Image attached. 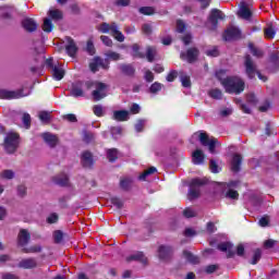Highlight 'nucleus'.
<instances>
[{
  "mask_svg": "<svg viewBox=\"0 0 279 279\" xmlns=\"http://www.w3.org/2000/svg\"><path fill=\"white\" fill-rule=\"evenodd\" d=\"M226 76L225 70H219L216 72V77L221 82L226 93L230 95H241L245 90V82L239 76Z\"/></svg>",
  "mask_w": 279,
  "mask_h": 279,
  "instance_id": "obj_1",
  "label": "nucleus"
},
{
  "mask_svg": "<svg viewBox=\"0 0 279 279\" xmlns=\"http://www.w3.org/2000/svg\"><path fill=\"white\" fill-rule=\"evenodd\" d=\"M85 87L86 90H93L95 88L92 93L94 101H101L108 95V85L106 83L87 81Z\"/></svg>",
  "mask_w": 279,
  "mask_h": 279,
  "instance_id": "obj_2",
  "label": "nucleus"
},
{
  "mask_svg": "<svg viewBox=\"0 0 279 279\" xmlns=\"http://www.w3.org/2000/svg\"><path fill=\"white\" fill-rule=\"evenodd\" d=\"M244 66L248 80H254V77H256L257 75V77L262 80V82H267V76L260 74V72L258 71V66L256 65L254 60H252V57H250L248 54L245 56Z\"/></svg>",
  "mask_w": 279,
  "mask_h": 279,
  "instance_id": "obj_3",
  "label": "nucleus"
},
{
  "mask_svg": "<svg viewBox=\"0 0 279 279\" xmlns=\"http://www.w3.org/2000/svg\"><path fill=\"white\" fill-rule=\"evenodd\" d=\"M193 138H198L203 147H208L209 154H215V149L219 145L217 138L208 136L206 132H196L193 134Z\"/></svg>",
  "mask_w": 279,
  "mask_h": 279,
  "instance_id": "obj_4",
  "label": "nucleus"
},
{
  "mask_svg": "<svg viewBox=\"0 0 279 279\" xmlns=\"http://www.w3.org/2000/svg\"><path fill=\"white\" fill-rule=\"evenodd\" d=\"M98 29L102 34H108V32H110L111 36H113V38H116L118 43H123V40H125V36H123V33L119 31V26L117 25V23H111V24L102 23L98 27Z\"/></svg>",
  "mask_w": 279,
  "mask_h": 279,
  "instance_id": "obj_5",
  "label": "nucleus"
},
{
  "mask_svg": "<svg viewBox=\"0 0 279 279\" xmlns=\"http://www.w3.org/2000/svg\"><path fill=\"white\" fill-rule=\"evenodd\" d=\"M19 135L17 133L10 132L7 134L4 138V149L8 151V154H14L16 149H19Z\"/></svg>",
  "mask_w": 279,
  "mask_h": 279,
  "instance_id": "obj_6",
  "label": "nucleus"
},
{
  "mask_svg": "<svg viewBox=\"0 0 279 279\" xmlns=\"http://www.w3.org/2000/svg\"><path fill=\"white\" fill-rule=\"evenodd\" d=\"M223 19H226V15L223 12H221V10L213 9L208 17V29L215 32V29H217V25H219V21H223Z\"/></svg>",
  "mask_w": 279,
  "mask_h": 279,
  "instance_id": "obj_7",
  "label": "nucleus"
},
{
  "mask_svg": "<svg viewBox=\"0 0 279 279\" xmlns=\"http://www.w3.org/2000/svg\"><path fill=\"white\" fill-rule=\"evenodd\" d=\"M46 66L50 69L52 76L60 82L64 77V66L58 62H53V59L46 60Z\"/></svg>",
  "mask_w": 279,
  "mask_h": 279,
  "instance_id": "obj_8",
  "label": "nucleus"
},
{
  "mask_svg": "<svg viewBox=\"0 0 279 279\" xmlns=\"http://www.w3.org/2000/svg\"><path fill=\"white\" fill-rule=\"evenodd\" d=\"M206 182L203 179H193L190 183L189 199H197L199 197V186H204Z\"/></svg>",
  "mask_w": 279,
  "mask_h": 279,
  "instance_id": "obj_9",
  "label": "nucleus"
},
{
  "mask_svg": "<svg viewBox=\"0 0 279 279\" xmlns=\"http://www.w3.org/2000/svg\"><path fill=\"white\" fill-rule=\"evenodd\" d=\"M27 95H29V93L24 94L23 89H0V99H21V97H27Z\"/></svg>",
  "mask_w": 279,
  "mask_h": 279,
  "instance_id": "obj_10",
  "label": "nucleus"
},
{
  "mask_svg": "<svg viewBox=\"0 0 279 279\" xmlns=\"http://www.w3.org/2000/svg\"><path fill=\"white\" fill-rule=\"evenodd\" d=\"M84 90H88L86 89V82H76L72 84L70 95L72 97H84Z\"/></svg>",
  "mask_w": 279,
  "mask_h": 279,
  "instance_id": "obj_11",
  "label": "nucleus"
},
{
  "mask_svg": "<svg viewBox=\"0 0 279 279\" xmlns=\"http://www.w3.org/2000/svg\"><path fill=\"white\" fill-rule=\"evenodd\" d=\"M173 256V247L169 245H160L158 247V258L160 260H169Z\"/></svg>",
  "mask_w": 279,
  "mask_h": 279,
  "instance_id": "obj_12",
  "label": "nucleus"
},
{
  "mask_svg": "<svg viewBox=\"0 0 279 279\" xmlns=\"http://www.w3.org/2000/svg\"><path fill=\"white\" fill-rule=\"evenodd\" d=\"M225 40H236L241 38V31L235 26H230L223 35Z\"/></svg>",
  "mask_w": 279,
  "mask_h": 279,
  "instance_id": "obj_13",
  "label": "nucleus"
},
{
  "mask_svg": "<svg viewBox=\"0 0 279 279\" xmlns=\"http://www.w3.org/2000/svg\"><path fill=\"white\" fill-rule=\"evenodd\" d=\"M99 66L102 69H109V63H105L101 58L95 57L94 60L89 63V69L93 73H97V71H99Z\"/></svg>",
  "mask_w": 279,
  "mask_h": 279,
  "instance_id": "obj_14",
  "label": "nucleus"
},
{
  "mask_svg": "<svg viewBox=\"0 0 279 279\" xmlns=\"http://www.w3.org/2000/svg\"><path fill=\"white\" fill-rule=\"evenodd\" d=\"M65 51L71 58L75 57V53H77V45L71 37H65Z\"/></svg>",
  "mask_w": 279,
  "mask_h": 279,
  "instance_id": "obj_15",
  "label": "nucleus"
},
{
  "mask_svg": "<svg viewBox=\"0 0 279 279\" xmlns=\"http://www.w3.org/2000/svg\"><path fill=\"white\" fill-rule=\"evenodd\" d=\"M22 27L25 29V32H36L38 29V24L34 19L32 17H26L22 21Z\"/></svg>",
  "mask_w": 279,
  "mask_h": 279,
  "instance_id": "obj_16",
  "label": "nucleus"
},
{
  "mask_svg": "<svg viewBox=\"0 0 279 279\" xmlns=\"http://www.w3.org/2000/svg\"><path fill=\"white\" fill-rule=\"evenodd\" d=\"M218 250L220 252H227V258H232L235 254L232 243L222 242L218 244Z\"/></svg>",
  "mask_w": 279,
  "mask_h": 279,
  "instance_id": "obj_17",
  "label": "nucleus"
},
{
  "mask_svg": "<svg viewBox=\"0 0 279 279\" xmlns=\"http://www.w3.org/2000/svg\"><path fill=\"white\" fill-rule=\"evenodd\" d=\"M81 162L85 169H90L94 165L93 154H90V151H84L81 157Z\"/></svg>",
  "mask_w": 279,
  "mask_h": 279,
  "instance_id": "obj_18",
  "label": "nucleus"
},
{
  "mask_svg": "<svg viewBox=\"0 0 279 279\" xmlns=\"http://www.w3.org/2000/svg\"><path fill=\"white\" fill-rule=\"evenodd\" d=\"M29 232L26 229L20 230V233L17 235V243L21 245V247H24V245H27L29 243Z\"/></svg>",
  "mask_w": 279,
  "mask_h": 279,
  "instance_id": "obj_19",
  "label": "nucleus"
},
{
  "mask_svg": "<svg viewBox=\"0 0 279 279\" xmlns=\"http://www.w3.org/2000/svg\"><path fill=\"white\" fill-rule=\"evenodd\" d=\"M239 182L236 181H231L230 183L227 184V187L229 189L226 193V197L229 199H239V192L232 190V186H236Z\"/></svg>",
  "mask_w": 279,
  "mask_h": 279,
  "instance_id": "obj_20",
  "label": "nucleus"
},
{
  "mask_svg": "<svg viewBox=\"0 0 279 279\" xmlns=\"http://www.w3.org/2000/svg\"><path fill=\"white\" fill-rule=\"evenodd\" d=\"M128 263H132V260H137L138 263H142L143 265H147V257L143 252H136L132 254L131 256L126 257Z\"/></svg>",
  "mask_w": 279,
  "mask_h": 279,
  "instance_id": "obj_21",
  "label": "nucleus"
},
{
  "mask_svg": "<svg viewBox=\"0 0 279 279\" xmlns=\"http://www.w3.org/2000/svg\"><path fill=\"white\" fill-rule=\"evenodd\" d=\"M37 263L35 258H25L19 263L17 267H20L21 269H34Z\"/></svg>",
  "mask_w": 279,
  "mask_h": 279,
  "instance_id": "obj_22",
  "label": "nucleus"
},
{
  "mask_svg": "<svg viewBox=\"0 0 279 279\" xmlns=\"http://www.w3.org/2000/svg\"><path fill=\"white\" fill-rule=\"evenodd\" d=\"M242 160H243V158L241 157V155H239V154L233 155V158L231 160V170L234 173H238V171H241Z\"/></svg>",
  "mask_w": 279,
  "mask_h": 279,
  "instance_id": "obj_23",
  "label": "nucleus"
},
{
  "mask_svg": "<svg viewBox=\"0 0 279 279\" xmlns=\"http://www.w3.org/2000/svg\"><path fill=\"white\" fill-rule=\"evenodd\" d=\"M41 137L44 138L45 143H47V145H49V147H56V145H58V136L53 135L51 133H44L41 135Z\"/></svg>",
  "mask_w": 279,
  "mask_h": 279,
  "instance_id": "obj_24",
  "label": "nucleus"
},
{
  "mask_svg": "<svg viewBox=\"0 0 279 279\" xmlns=\"http://www.w3.org/2000/svg\"><path fill=\"white\" fill-rule=\"evenodd\" d=\"M238 16L244 19V21H250L252 19V11L247 5L243 4L238 12Z\"/></svg>",
  "mask_w": 279,
  "mask_h": 279,
  "instance_id": "obj_25",
  "label": "nucleus"
},
{
  "mask_svg": "<svg viewBox=\"0 0 279 279\" xmlns=\"http://www.w3.org/2000/svg\"><path fill=\"white\" fill-rule=\"evenodd\" d=\"M204 151L202 149H196L192 154V161L194 165H203L204 163Z\"/></svg>",
  "mask_w": 279,
  "mask_h": 279,
  "instance_id": "obj_26",
  "label": "nucleus"
},
{
  "mask_svg": "<svg viewBox=\"0 0 279 279\" xmlns=\"http://www.w3.org/2000/svg\"><path fill=\"white\" fill-rule=\"evenodd\" d=\"M113 119L116 121H128L130 119V111H125V110L114 111Z\"/></svg>",
  "mask_w": 279,
  "mask_h": 279,
  "instance_id": "obj_27",
  "label": "nucleus"
},
{
  "mask_svg": "<svg viewBox=\"0 0 279 279\" xmlns=\"http://www.w3.org/2000/svg\"><path fill=\"white\" fill-rule=\"evenodd\" d=\"M54 184H58L59 186H66L69 184V175L65 173H61L59 175L53 177Z\"/></svg>",
  "mask_w": 279,
  "mask_h": 279,
  "instance_id": "obj_28",
  "label": "nucleus"
},
{
  "mask_svg": "<svg viewBox=\"0 0 279 279\" xmlns=\"http://www.w3.org/2000/svg\"><path fill=\"white\" fill-rule=\"evenodd\" d=\"M197 56H199V50H197V48H191L187 50L185 58L187 60V62L193 63L195 62V60H197Z\"/></svg>",
  "mask_w": 279,
  "mask_h": 279,
  "instance_id": "obj_29",
  "label": "nucleus"
},
{
  "mask_svg": "<svg viewBox=\"0 0 279 279\" xmlns=\"http://www.w3.org/2000/svg\"><path fill=\"white\" fill-rule=\"evenodd\" d=\"M183 256L189 263H192V265H197V263H199V257L193 255L189 251H183Z\"/></svg>",
  "mask_w": 279,
  "mask_h": 279,
  "instance_id": "obj_30",
  "label": "nucleus"
},
{
  "mask_svg": "<svg viewBox=\"0 0 279 279\" xmlns=\"http://www.w3.org/2000/svg\"><path fill=\"white\" fill-rule=\"evenodd\" d=\"M119 69L124 75H134L135 73L134 66L130 64H121Z\"/></svg>",
  "mask_w": 279,
  "mask_h": 279,
  "instance_id": "obj_31",
  "label": "nucleus"
},
{
  "mask_svg": "<svg viewBox=\"0 0 279 279\" xmlns=\"http://www.w3.org/2000/svg\"><path fill=\"white\" fill-rule=\"evenodd\" d=\"M107 158L109 162H114L119 158V150L117 148H111L107 150Z\"/></svg>",
  "mask_w": 279,
  "mask_h": 279,
  "instance_id": "obj_32",
  "label": "nucleus"
},
{
  "mask_svg": "<svg viewBox=\"0 0 279 279\" xmlns=\"http://www.w3.org/2000/svg\"><path fill=\"white\" fill-rule=\"evenodd\" d=\"M132 51L133 58H145V53L141 52V46H138V44L132 46Z\"/></svg>",
  "mask_w": 279,
  "mask_h": 279,
  "instance_id": "obj_33",
  "label": "nucleus"
},
{
  "mask_svg": "<svg viewBox=\"0 0 279 279\" xmlns=\"http://www.w3.org/2000/svg\"><path fill=\"white\" fill-rule=\"evenodd\" d=\"M146 58L148 60V62H153L154 59L156 58V48L148 46L146 49Z\"/></svg>",
  "mask_w": 279,
  "mask_h": 279,
  "instance_id": "obj_34",
  "label": "nucleus"
},
{
  "mask_svg": "<svg viewBox=\"0 0 279 279\" xmlns=\"http://www.w3.org/2000/svg\"><path fill=\"white\" fill-rule=\"evenodd\" d=\"M49 16L50 19H52L53 21H60V19H62V11L58 10V9H51L49 11Z\"/></svg>",
  "mask_w": 279,
  "mask_h": 279,
  "instance_id": "obj_35",
  "label": "nucleus"
},
{
  "mask_svg": "<svg viewBox=\"0 0 279 279\" xmlns=\"http://www.w3.org/2000/svg\"><path fill=\"white\" fill-rule=\"evenodd\" d=\"M264 36L265 38H268L271 40L272 38L276 37V29H274L272 26H268L267 28L264 29Z\"/></svg>",
  "mask_w": 279,
  "mask_h": 279,
  "instance_id": "obj_36",
  "label": "nucleus"
},
{
  "mask_svg": "<svg viewBox=\"0 0 279 279\" xmlns=\"http://www.w3.org/2000/svg\"><path fill=\"white\" fill-rule=\"evenodd\" d=\"M22 122L24 128H26V130H29V128L32 126V116H29V113H24Z\"/></svg>",
  "mask_w": 279,
  "mask_h": 279,
  "instance_id": "obj_37",
  "label": "nucleus"
},
{
  "mask_svg": "<svg viewBox=\"0 0 279 279\" xmlns=\"http://www.w3.org/2000/svg\"><path fill=\"white\" fill-rule=\"evenodd\" d=\"M44 32H47L48 34L52 32L53 29V23H51V20L45 19L43 24Z\"/></svg>",
  "mask_w": 279,
  "mask_h": 279,
  "instance_id": "obj_38",
  "label": "nucleus"
},
{
  "mask_svg": "<svg viewBox=\"0 0 279 279\" xmlns=\"http://www.w3.org/2000/svg\"><path fill=\"white\" fill-rule=\"evenodd\" d=\"M209 169L211 173H219L221 171V168L217 165V161H215V159L209 160Z\"/></svg>",
  "mask_w": 279,
  "mask_h": 279,
  "instance_id": "obj_39",
  "label": "nucleus"
},
{
  "mask_svg": "<svg viewBox=\"0 0 279 279\" xmlns=\"http://www.w3.org/2000/svg\"><path fill=\"white\" fill-rule=\"evenodd\" d=\"M105 56H106V58H108V60H113V62L121 60V54H119L118 52H114V51H108V52H106Z\"/></svg>",
  "mask_w": 279,
  "mask_h": 279,
  "instance_id": "obj_40",
  "label": "nucleus"
},
{
  "mask_svg": "<svg viewBox=\"0 0 279 279\" xmlns=\"http://www.w3.org/2000/svg\"><path fill=\"white\" fill-rule=\"evenodd\" d=\"M120 186L121 189H123L124 191H128V189H130V186H132V179L130 178H124L120 181Z\"/></svg>",
  "mask_w": 279,
  "mask_h": 279,
  "instance_id": "obj_41",
  "label": "nucleus"
},
{
  "mask_svg": "<svg viewBox=\"0 0 279 279\" xmlns=\"http://www.w3.org/2000/svg\"><path fill=\"white\" fill-rule=\"evenodd\" d=\"M250 49H251V53L255 57V58H263V50L254 47L253 44L248 45Z\"/></svg>",
  "mask_w": 279,
  "mask_h": 279,
  "instance_id": "obj_42",
  "label": "nucleus"
},
{
  "mask_svg": "<svg viewBox=\"0 0 279 279\" xmlns=\"http://www.w3.org/2000/svg\"><path fill=\"white\" fill-rule=\"evenodd\" d=\"M157 171L158 170L156 169V167H150L146 171H144V173H142L140 175V180H146L147 175H151V174L156 173Z\"/></svg>",
  "mask_w": 279,
  "mask_h": 279,
  "instance_id": "obj_43",
  "label": "nucleus"
},
{
  "mask_svg": "<svg viewBox=\"0 0 279 279\" xmlns=\"http://www.w3.org/2000/svg\"><path fill=\"white\" fill-rule=\"evenodd\" d=\"M209 96H211L213 99H221L223 97V94L220 89L215 88L209 90Z\"/></svg>",
  "mask_w": 279,
  "mask_h": 279,
  "instance_id": "obj_44",
  "label": "nucleus"
},
{
  "mask_svg": "<svg viewBox=\"0 0 279 279\" xmlns=\"http://www.w3.org/2000/svg\"><path fill=\"white\" fill-rule=\"evenodd\" d=\"M93 112L96 117H104V114H105L104 106H101V105L94 106Z\"/></svg>",
  "mask_w": 279,
  "mask_h": 279,
  "instance_id": "obj_45",
  "label": "nucleus"
},
{
  "mask_svg": "<svg viewBox=\"0 0 279 279\" xmlns=\"http://www.w3.org/2000/svg\"><path fill=\"white\" fill-rule=\"evenodd\" d=\"M25 254H38V252H43V247L39 245L31 246L29 248H24Z\"/></svg>",
  "mask_w": 279,
  "mask_h": 279,
  "instance_id": "obj_46",
  "label": "nucleus"
},
{
  "mask_svg": "<svg viewBox=\"0 0 279 279\" xmlns=\"http://www.w3.org/2000/svg\"><path fill=\"white\" fill-rule=\"evenodd\" d=\"M122 133H123V129H121V126L111 128V136L113 138H119V136H121Z\"/></svg>",
  "mask_w": 279,
  "mask_h": 279,
  "instance_id": "obj_47",
  "label": "nucleus"
},
{
  "mask_svg": "<svg viewBox=\"0 0 279 279\" xmlns=\"http://www.w3.org/2000/svg\"><path fill=\"white\" fill-rule=\"evenodd\" d=\"M159 90H162V84L155 82L150 85L149 92L156 95V93H159Z\"/></svg>",
  "mask_w": 279,
  "mask_h": 279,
  "instance_id": "obj_48",
  "label": "nucleus"
},
{
  "mask_svg": "<svg viewBox=\"0 0 279 279\" xmlns=\"http://www.w3.org/2000/svg\"><path fill=\"white\" fill-rule=\"evenodd\" d=\"M140 13L145 14L146 16H151V14H154V8H151V7H142V8H140Z\"/></svg>",
  "mask_w": 279,
  "mask_h": 279,
  "instance_id": "obj_49",
  "label": "nucleus"
},
{
  "mask_svg": "<svg viewBox=\"0 0 279 279\" xmlns=\"http://www.w3.org/2000/svg\"><path fill=\"white\" fill-rule=\"evenodd\" d=\"M183 215H184V217H186V219H191V217H196L197 213L195 210H193V208L187 207L184 209Z\"/></svg>",
  "mask_w": 279,
  "mask_h": 279,
  "instance_id": "obj_50",
  "label": "nucleus"
},
{
  "mask_svg": "<svg viewBox=\"0 0 279 279\" xmlns=\"http://www.w3.org/2000/svg\"><path fill=\"white\" fill-rule=\"evenodd\" d=\"M262 256H263V252L259 248H257L254 252L252 265H256V263H258V260H260Z\"/></svg>",
  "mask_w": 279,
  "mask_h": 279,
  "instance_id": "obj_51",
  "label": "nucleus"
},
{
  "mask_svg": "<svg viewBox=\"0 0 279 279\" xmlns=\"http://www.w3.org/2000/svg\"><path fill=\"white\" fill-rule=\"evenodd\" d=\"M1 178H4V180H12V179H14V171L4 170L1 172Z\"/></svg>",
  "mask_w": 279,
  "mask_h": 279,
  "instance_id": "obj_52",
  "label": "nucleus"
},
{
  "mask_svg": "<svg viewBox=\"0 0 279 279\" xmlns=\"http://www.w3.org/2000/svg\"><path fill=\"white\" fill-rule=\"evenodd\" d=\"M39 119L44 123H47L51 119V114L49 112H47V111H41V112H39Z\"/></svg>",
  "mask_w": 279,
  "mask_h": 279,
  "instance_id": "obj_53",
  "label": "nucleus"
},
{
  "mask_svg": "<svg viewBox=\"0 0 279 279\" xmlns=\"http://www.w3.org/2000/svg\"><path fill=\"white\" fill-rule=\"evenodd\" d=\"M186 29V24L182 20L177 21V32L179 34H183V32Z\"/></svg>",
  "mask_w": 279,
  "mask_h": 279,
  "instance_id": "obj_54",
  "label": "nucleus"
},
{
  "mask_svg": "<svg viewBox=\"0 0 279 279\" xmlns=\"http://www.w3.org/2000/svg\"><path fill=\"white\" fill-rule=\"evenodd\" d=\"M181 83L184 88H191V77L186 75L181 76Z\"/></svg>",
  "mask_w": 279,
  "mask_h": 279,
  "instance_id": "obj_55",
  "label": "nucleus"
},
{
  "mask_svg": "<svg viewBox=\"0 0 279 279\" xmlns=\"http://www.w3.org/2000/svg\"><path fill=\"white\" fill-rule=\"evenodd\" d=\"M111 204L116 206V208H123V201H121V198H118V197L111 198Z\"/></svg>",
  "mask_w": 279,
  "mask_h": 279,
  "instance_id": "obj_56",
  "label": "nucleus"
},
{
  "mask_svg": "<svg viewBox=\"0 0 279 279\" xmlns=\"http://www.w3.org/2000/svg\"><path fill=\"white\" fill-rule=\"evenodd\" d=\"M86 50L89 53V56H95V45L93 44V40L87 41Z\"/></svg>",
  "mask_w": 279,
  "mask_h": 279,
  "instance_id": "obj_57",
  "label": "nucleus"
},
{
  "mask_svg": "<svg viewBox=\"0 0 279 279\" xmlns=\"http://www.w3.org/2000/svg\"><path fill=\"white\" fill-rule=\"evenodd\" d=\"M145 123H147L146 120H138L135 124L136 132H143V129L145 128Z\"/></svg>",
  "mask_w": 279,
  "mask_h": 279,
  "instance_id": "obj_58",
  "label": "nucleus"
},
{
  "mask_svg": "<svg viewBox=\"0 0 279 279\" xmlns=\"http://www.w3.org/2000/svg\"><path fill=\"white\" fill-rule=\"evenodd\" d=\"M219 269V265H209L205 267V274H215Z\"/></svg>",
  "mask_w": 279,
  "mask_h": 279,
  "instance_id": "obj_59",
  "label": "nucleus"
},
{
  "mask_svg": "<svg viewBox=\"0 0 279 279\" xmlns=\"http://www.w3.org/2000/svg\"><path fill=\"white\" fill-rule=\"evenodd\" d=\"M100 40L106 45V47H112V39L108 36H100Z\"/></svg>",
  "mask_w": 279,
  "mask_h": 279,
  "instance_id": "obj_60",
  "label": "nucleus"
},
{
  "mask_svg": "<svg viewBox=\"0 0 279 279\" xmlns=\"http://www.w3.org/2000/svg\"><path fill=\"white\" fill-rule=\"evenodd\" d=\"M53 239H54V242L61 243L63 239L62 231H54Z\"/></svg>",
  "mask_w": 279,
  "mask_h": 279,
  "instance_id": "obj_61",
  "label": "nucleus"
},
{
  "mask_svg": "<svg viewBox=\"0 0 279 279\" xmlns=\"http://www.w3.org/2000/svg\"><path fill=\"white\" fill-rule=\"evenodd\" d=\"M207 56H210L211 58H217V56H219V50L217 49V47L209 49L206 51Z\"/></svg>",
  "mask_w": 279,
  "mask_h": 279,
  "instance_id": "obj_62",
  "label": "nucleus"
},
{
  "mask_svg": "<svg viewBox=\"0 0 279 279\" xmlns=\"http://www.w3.org/2000/svg\"><path fill=\"white\" fill-rule=\"evenodd\" d=\"M47 222H48V223H57V222H58V214H51V215L47 218Z\"/></svg>",
  "mask_w": 279,
  "mask_h": 279,
  "instance_id": "obj_63",
  "label": "nucleus"
},
{
  "mask_svg": "<svg viewBox=\"0 0 279 279\" xmlns=\"http://www.w3.org/2000/svg\"><path fill=\"white\" fill-rule=\"evenodd\" d=\"M144 77L146 82H154V73L149 70H146Z\"/></svg>",
  "mask_w": 279,
  "mask_h": 279,
  "instance_id": "obj_64",
  "label": "nucleus"
}]
</instances>
